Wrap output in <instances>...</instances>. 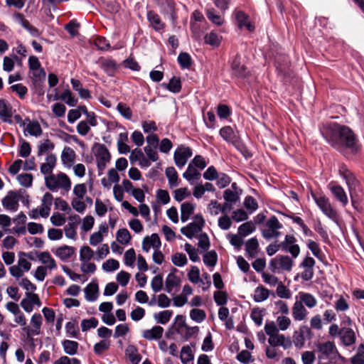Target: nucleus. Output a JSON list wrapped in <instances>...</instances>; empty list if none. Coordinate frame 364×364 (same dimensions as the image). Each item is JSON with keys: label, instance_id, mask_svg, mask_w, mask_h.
<instances>
[{"label": "nucleus", "instance_id": "bf43d9fd", "mask_svg": "<svg viewBox=\"0 0 364 364\" xmlns=\"http://www.w3.org/2000/svg\"><path fill=\"white\" fill-rule=\"evenodd\" d=\"M117 109L127 119H131L132 117V112L129 107H128L126 104L122 102L118 103L117 106Z\"/></svg>", "mask_w": 364, "mask_h": 364}, {"label": "nucleus", "instance_id": "7ed1b4c3", "mask_svg": "<svg viewBox=\"0 0 364 364\" xmlns=\"http://www.w3.org/2000/svg\"><path fill=\"white\" fill-rule=\"evenodd\" d=\"M316 351L318 353V358L328 359L333 362H336L341 358L336 346L333 341H321L316 343Z\"/></svg>", "mask_w": 364, "mask_h": 364}, {"label": "nucleus", "instance_id": "774afa93", "mask_svg": "<svg viewBox=\"0 0 364 364\" xmlns=\"http://www.w3.org/2000/svg\"><path fill=\"white\" fill-rule=\"evenodd\" d=\"M352 364H364V347L358 349V353L351 358Z\"/></svg>", "mask_w": 364, "mask_h": 364}, {"label": "nucleus", "instance_id": "338daca9", "mask_svg": "<svg viewBox=\"0 0 364 364\" xmlns=\"http://www.w3.org/2000/svg\"><path fill=\"white\" fill-rule=\"evenodd\" d=\"M124 264L127 266L132 267L136 259L135 251L133 248H131L125 252L124 256Z\"/></svg>", "mask_w": 364, "mask_h": 364}, {"label": "nucleus", "instance_id": "f8f14e48", "mask_svg": "<svg viewBox=\"0 0 364 364\" xmlns=\"http://www.w3.org/2000/svg\"><path fill=\"white\" fill-rule=\"evenodd\" d=\"M43 318L40 314H34L31 318V326H25L23 330L28 337L38 336L41 333Z\"/></svg>", "mask_w": 364, "mask_h": 364}, {"label": "nucleus", "instance_id": "69168bd1", "mask_svg": "<svg viewBox=\"0 0 364 364\" xmlns=\"http://www.w3.org/2000/svg\"><path fill=\"white\" fill-rule=\"evenodd\" d=\"M54 205L56 209L64 211L65 213H70L71 208L68 203L61 198H56L54 201Z\"/></svg>", "mask_w": 364, "mask_h": 364}, {"label": "nucleus", "instance_id": "423d86ee", "mask_svg": "<svg viewBox=\"0 0 364 364\" xmlns=\"http://www.w3.org/2000/svg\"><path fill=\"white\" fill-rule=\"evenodd\" d=\"M294 262L287 255H277L269 263V269L272 273H280L282 271L290 272Z\"/></svg>", "mask_w": 364, "mask_h": 364}, {"label": "nucleus", "instance_id": "864d4df0", "mask_svg": "<svg viewBox=\"0 0 364 364\" xmlns=\"http://www.w3.org/2000/svg\"><path fill=\"white\" fill-rule=\"evenodd\" d=\"M190 317L197 323L202 322L206 317L205 312L199 309H193L190 312Z\"/></svg>", "mask_w": 364, "mask_h": 364}, {"label": "nucleus", "instance_id": "e2e57ef3", "mask_svg": "<svg viewBox=\"0 0 364 364\" xmlns=\"http://www.w3.org/2000/svg\"><path fill=\"white\" fill-rule=\"evenodd\" d=\"M174 199L176 201H182L183 199L191 195L187 188H180L174 191L173 193Z\"/></svg>", "mask_w": 364, "mask_h": 364}, {"label": "nucleus", "instance_id": "9d476101", "mask_svg": "<svg viewBox=\"0 0 364 364\" xmlns=\"http://www.w3.org/2000/svg\"><path fill=\"white\" fill-rule=\"evenodd\" d=\"M314 200L321 210L328 218L335 219L336 211L332 208L328 198L324 196H316L313 195Z\"/></svg>", "mask_w": 364, "mask_h": 364}, {"label": "nucleus", "instance_id": "4468645a", "mask_svg": "<svg viewBox=\"0 0 364 364\" xmlns=\"http://www.w3.org/2000/svg\"><path fill=\"white\" fill-rule=\"evenodd\" d=\"M315 263L314 258L306 257L300 264V267L304 269V271L301 273V277L304 281L307 282L313 278Z\"/></svg>", "mask_w": 364, "mask_h": 364}, {"label": "nucleus", "instance_id": "b1692460", "mask_svg": "<svg viewBox=\"0 0 364 364\" xmlns=\"http://www.w3.org/2000/svg\"><path fill=\"white\" fill-rule=\"evenodd\" d=\"M56 156L54 154H49L46 158V162L41 166V172L44 175L53 174V170L55 166Z\"/></svg>", "mask_w": 364, "mask_h": 364}, {"label": "nucleus", "instance_id": "4be33fe9", "mask_svg": "<svg viewBox=\"0 0 364 364\" xmlns=\"http://www.w3.org/2000/svg\"><path fill=\"white\" fill-rule=\"evenodd\" d=\"M37 257L38 260L43 264L44 267H46L48 270H53L57 268V264L53 257L50 255V254L47 252H40Z\"/></svg>", "mask_w": 364, "mask_h": 364}, {"label": "nucleus", "instance_id": "680f3d73", "mask_svg": "<svg viewBox=\"0 0 364 364\" xmlns=\"http://www.w3.org/2000/svg\"><path fill=\"white\" fill-rule=\"evenodd\" d=\"M119 267V262L114 259H109L102 264V269L106 272H112L118 269Z\"/></svg>", "mask_w": 364, "mask_h": 364}, {"label": "nucleus", "instance_id": "e433bc0d", "mask_svg": "<svg viewBox=\"0 0 364 364\" xmlns=\"http://www.w3.org/2000/svg\"><path fill=\"white\" fill-rule=\"evenodd\" d=\"M269 291L262 286L257 287L254 291V300L256 302H262L268 299Z\"/></svg>", "mask_w": 364, "mask_h": 364}, {"label": "nucleus", "instance_id": "dca6fc26", "mask_svg": "<svg viewBox=\"0 0 364 364\" xmlns=\"http://www.w3.org/2000/svg\"><path fill=\"white\" fill-rule=\"evenodd\" d=\"M2 205L5 209L16 212L18 207V196L14 191H9L2 199Z\"/></svg>", "mask_w": 364, "mask_h": 364}, {"label": "nucleus", "instance_id": "4c0bfd02", "mask_svg": "<svg viewBox=\"0 0 364 364\" xmlns=\"http://www.w3.org/2000/svg\"><path fill=\"white\" fill-rule=\"evenodd\" d=\"M183 176L191 183H193L195 180H198L200 177V173L190 164L187 170L183 173Z\"/></svg>", "mask_w": 364, "mask_h": 364}, {"label": "nucleus", "instance_id": "393cba45", "mask_svg": "<svg viewBox=\"0 0 364 364\" xmlns=\"http://www.w3.org/2000/svg\"><path fill=\"white\" fill-rule=\"evenodd\" d=\"M299 301L305 305L309 309L314 308L317 305V299L314 296L306 292H299L298 296Z\"/></svg>", "mask_w": 364, "mask_h": 364}, {"label": "nucleus", "instance_id": "3c124183", "mask_svg": "<svg viewBox=\"0 0 364 364\" xmlns=\"http://www.w3.org/2000/svg\"><path fill=\"white\" fill-rule=\"evenodd\" d=\"M93 256V250L88 246H83L80 250V262L90 261Z\"/></svg>", "mask_w": 364, "mask_h": 364}, {"label": "nucleus", "instance_id": "8fccbe9b", "mask_svg": "<svg viewBox=\"0 0 364 364\" xmlns=\"http://www.w3.org/2000/svg\"><path fill=\"white\" fill-rule=\"evenodd\" d=\"M255 229V225L252 222H247L242 224L238 228V234L241 236L245 237L252 233Z\"/></svg>", "mask_w": 364, "mask_h": 364}, {"label": "nucleus", "instance_id": "c03bdc74", "mask_svg": "<svg viewBox=\"0 0 364 364\" xmlns=\"http://www.w3.org/2000/svg\"><path fill=\"white\" fill-rule=\"evenodd\" d=\"M181 359L183 363L190 364L193 359L192 350L189 346H183L181 352Z\"/></svg>", "mask_w": 364, "mask_h": 364}, {"label": "nucleus", "instance_id": "603ef678", "mask_svg": "<svg viewBox=\"0 0 364 364\" xmlns=\"http://www.w3.org/2000/svg\"><path fill=\"white\" fill-rule=\"evenodd\" d=\"M218 260V255L215 251H210L205 253L203 256V262L211 267H213Z\"/></svg>", "mask_w": 364, "mask_h": 364}, {"label": "nucleus", "instance_id": "09e8293b", "mask_svg": "<svg viewBox=\"0 0 364 364\" xmlns=\"http://www.w3.org/2000/svg\"><path fill=\"white\" fill-rule=\"evenodd\" d=\"M172 314V311L165 310L159 312L157 314H155L154 318L157 321L158 323L161 324H166L170 320Z\"/></svg>", "mask_w": 364, "mask_h": 364}, {"label": "nucleus", "instance_id": "cd10ccee", "mask_svg": "<svg viewBox=\"0 0 364 364\" xmlns=\"http://www.w3.org/2000/svg\"><path fill=\"white\" fill-rule=\"evenodd\" d=\"M27 121L28 122L25 126L24 132L36 137L40 136L43 132L40 124L37 121H31L28 119Z\"/></svg>", "mask_w": 364, "mask_h": 364}, {"label": "nucleus", "instance_id": "aec40b11", "mask_svg": "<svg viewBox=\"0 0 364 364\" xmlns=\"http://www.w3.org/2000/svg\"><path fill=\"white\" fill-rule=\"evenodd\" d=\"M76 158V154L75 151L69 147L65 146L61 154V161L64 166L70 168L73 166Z\"/></svg>", "mask_w": 364, "mask_h": 364}, {"label": "nucleus", "instance_id": "473e14b6", "mask_svg": "<svg viewBox=\"0 0 364 364\" xmlns=\"http://www.w3.org/2000/svg\"><path fill=\"white\" fill-rule=\"evenodd\" d=\"M195 205L191 203H183L181 205V220L186 222L193 213Z\"/></svg>", "mask_w": 364, "mask_h": 364}, {"label": "nucleus", "instance_id": "c756f323", "mask_svg": "<svg viewBox=\"0 0 364 364\" xmlns=\"http://www.w3.org/2000/svg\"><path fill=\"white\" fill-rule=\"evenodd\" d=\"M181 283V279L173 272L169 273L165 282V290L171 293L173 288L178 287Z\"/></svg>", "mask_w": 364, "mask_h": 364}, {"label": "nucleus", "instance_id": "a878e982", "mask_svg": "<svg viewBox=\"0 0 364 364\" xmlns=\"http://www.w3.org/2000/svg\"><path fill=\"white\" fill-rule=\"evenodd\" d=\"M341 340L343 345L349 346L355 342V335L354 331L349 328H342L340 335Z\"/></svg>", "mask_w": 364, "mask_h": 364}, {"label": "nucleus", "instance_id": "0e129e2a", "mask_svg": "<svg viewBox=\"0 0 364 364\" xmlns=\"http://www.w3.org/2000/svg\"><path fill=\"white\" fill-rule=\"evenodd\" d=\"M277 294L282 299H289L291 296V291L282 282H279L277 288Z\"/></svg>", "mask_w": 364, "mask_h": 364}, {"label": "nucleus", "instance_id": "39448f33", "mask_svg": "<svg viewBox=\"0 0 364 364\" xmlns=\"http://www.w3.org/2000/svg\"><path fill=\"white\" fill-rule=\"evenodd\" d=\"M92 151L96 159L99 174H102L109 162L111 155L107 148L102 144H95Z\"/></svg>", "mask_w": 364, "mask_h": 364}, {"label": "nucleus", "instance_id": "9b49d317", "mask_svg": "<svg viewBox=\"0 0 364 364\" xmlns=\"http://www.w3.org/2000/svg\"><path fill=\"white\" fill-rule=\"evenodd\" d=\"M193 153L189 147L181 146L178 147L173 154V159L176 165L181 168L186 165L189 158L191 157Z\"/></svg>", "mask_w": 364, "mask_h": 364}, {"label": "nucleus", "instance_id": "13d9d810", "mask_svg": "<svg viewBox=\"0 0 364 364\" xmlns=\"http://www.w3.org/2000/svg\"><path fill=\"white\" fill-rule=\"evenodd\" d=\"M220 136L228 141H232L235 139V133L232 127L227 126L222 128L220 131Z\"/></svg>", "mask_w": 364, "mask_h": 364}, {"label": "nucleus", "instance_id": "f03ea898", "mask_svg": "<svg viewBox=\"0 0 364 364\" xmlns=\"http://www.w3.org/2000/svg\"><path fill=\"white\" fill-rule=\"evenodd\" d=\"M46 186L51 191L55 192L61 189L69 191L71 188V181L69 176L63 172L56 174H50L45 177Z\"/></svg>", "mask_w": 364, "mask_h": 364}, {"label": "nucleus", "instance_id": "c85d7f7f", "mask_svg": "<svg viewBox=\"0 0 364 364\" xmlns=\"http://www.w3.org/2000/svg\"><path fill=\"white\" fill-rule=\"evenodd\" d=\"M75 252V249L73 247L63 245L57 248L54 253L61 260H67L70 258Z\"/></svg>", "mask_w": 364, "mask_h": 364}, {"label": "nucleus", "instance_id": "2f4dec72", "mask_svg": "<svg viewBox=\"0 0 364 364\" xmlns=\"http://www.w3.org/2000/svg\"><path fill=\"white\" fill-rule=\"evenodd\" d=\"M98 285L95 283L89 284L85 289V299L89 301H94L98 296Z\"/></svg>", "mask_w": 364, "mask_h": 364}, {"label": "nucleus", "instance_id": "6e6552de", "mask_svg": "<svg viewBox=\"0 0 364 364\" xmlns=\"http://www.w3.org/2000/svg\"><path fill=\"white\" fill-rule=\"evenodd\" d=\"M16 265L9 267L10 274L16 278L21 277L23 274L28 272L31 268V263L26 258V253L20 252Z\"/></svg>", "mask_w": 364, "mask_h": 364}, {"label": "nucleus", "instance_id": "a211bd4d", "mask_svg": "<svg viewBox=\"0 0 364 364\" xmlns=\"http://www.w3.org/2000/svg\"><path fill=\"white\" fill-rule=\"evenodd\" d=\"M53 197L51 193H46L42 198L41 205L38 208H40L41 216L43 218H47L50 212L51 205L53 204Z\"/></svg>", "mask_w": 364, "mask_h": 364}, {"label": "nucleus", "instance_id": "79ce46f5", "mask_svg": "<svg viewBox=\"0 0 364 364\" xmlns=\"http://www.w3.org/2000/svg\"><path fill=\"white\" fill-rule=\"evenodd\" d=\"M73 208L79 213H82L86 209V204L84 198L73 197L71 200Z\"/></svg>", "mask_w": 364, "mask_h": 364}, {"label": "nucleus", "instance_id": "ddd939ff", "mask_svg": "<svg viewBox=\"0 0 364 364\" xmlns=\"http://www.w3.org/2000/svg\"><path fill=\"white\" fill-rule=\"evenodd\" d=\"M20 304L26 312L30 313L33 311L34 305L41 306V301L38 294L31 292H26V298L21 300Z\"/></svg>", "mask_w": 364, "mask_h": 364}, {"label": "nucleus", "instance_id": "7c9ffc66", "mask_svg": "<svg viewBox=\"0 0 364 364\" xmlns=\"http://www.w3.org/2000/svg\"><path fill=\"white\" fill-rule=\"evenodd\" d=\"M78 215L70 216L69 218L70 222L65 227V236L70 239H74L76 236V229L75 223L79 220Z\"/></svg>", "mask_w": 364, "mask_h": 364}, {"label": "nucleus", "instance_id": "f3484780", "mask_svg": "<svg viewBox=\"0 0 364 364\" xmlns=\"http://www.w3.org/2000/svg\"><path fill=\"white\" fill-rule=\"evenodd\" d=\"M13 109L11 105L4 99H0V119L9 124L12 123Z\"/></svg>", "mask_w": 364, "mask_h": 364}, {"label": "nucleus", "instance_id": "72a5a7b5", "mask_svg": "<svg viewBox=\"0 0 364 364\" xmlns=\"http://www.w3.org/2000/svg\"><path fill=\"white\" fill-rule=\"evenodd\" d=\"M246 252L252 258L255 257L258 252L259 243L256 238L253 237L248 240L245 244Z\"/></svg>", "mask_w": 364, "mask_h": 364}, {"label": "nucleus", "instance_id": "a19ab883", "mask_svg": "<svg viewBox=\"0 0 364 364\" xmlns=\"http://www.w3.org/2000/svg\"><path fill=\"white\" fill-rule=\"evenodd\" d=\"M62 345L65 353L68 355H75L77 351L78 343L76 341L65 340Z\"/></svg>", "mask_w": 364, "mask_h": 364}, {"label": "nucleus", "instance_id": "ea45409f", "mask_svg": "<svg viewBox=\"0 0 364 364\" xmlns=\"http://www.w3.org/2000/svg\"><path fill=\"white\" fill-rule=\"evenodd\" d=\"M117 240L122 245L128 244L131 239V235L129 230L126 228L119 229L116 233Z\"/></svg>", "mask_w": 364, "mask_h": 364}, {"label": "nucleus", "instance_id": "37998d69", "mask_svg": "<svg viewBox=\"0 0 364 364\" xmlns=\"http://www.w3.org/2000/svg\"><path fill=\"white\" fill-rule=\"evenodd\" d=\"M60 98L70 107H75L77 104V99L73 95L70 90H65L62 93Z\"/></svg>", "mask_w": 364, "mask_h": 364}, {"label": "nucleus", "instance_id": "49530a36", "mask_svg": "<svg viewBox=\"0 0 364 364\" xmlns=\"http://www.w3.org/2000/svg\"><path fill=\"white\" fill-rule=\"evenodd\" d=\"M223 198L228 203H235L239 200L240 191L232 189H226L223 193Z\"/></svg>", "mask_w": 364, "mask_h": 364}, {"label": "nucleus", "instance_id": "a18cd8bd", "mask_svg": "<svg viewBox=\"0 0 364 364\" xmlns=\"http://www.w3.org/2000/svg\"><path fill=\"white\" fill-rule=\"evenodd\" d=\"M102 68L109 75L114 74L117 65L116 63L111 59H104L102 60Z\"/></svg>", "mask_w": 364, "mask_h": 364}, {"label": "nucleus", "instance_id": "58836bf2", "mask_svg": "<svg viewBox=\"0 0 364 364\" xmlns=\"http://www.w3.org/2000/svg\"><path fill=\"white\" fill-rule=\"evenodd\" d=\"M275 324L278 331H284L291 326V320L286 315L279 316L277 317Z\"/></svg>", "mask_w": 364, "mask_h": 364}, {"label": "nucleus", "instance_id": "2eb2a0df", "mask_svg": "<svg viewBox=\"0 0 364 364\" xmlns=\"http://www.w3.org/2000/svg\"><path fill=\"white\" fill-rule=\"evenodd\" d=\"M339 173L346 180V183L348 187L350 196L353 198V191L356 187L358 183L357 180L355 179L353 174L344 165H342L340 167Z\"/></svg>", "mask_w": 364, "mask_h": 364}, {"label": "nucleus", "instance_id": "f704fd0d", "mask_svg": "<svg viewBox=\"0 0 364 364\" xmlns=\"http://www.w3.org/2000/svg\"><path fill=\"white\" fill-rule=\"evenodd\" d=\"M165 174L168 178V184L171 188L176 187L178 185V175L174 167H168L165 171Z\"/></svg>", "mask_w": 364, "mask_h": 364}, {"label": "nucleus", "instance_id": "bb28decb", "mask_svg": "<svg viewBox=\"0 0 364 364\" xmlns=\"http://www.w3.org/2000/svg\"><path fill=\"white\" fill-rule=\"evenodd\" d=\"M164 328L161 326H156L151 329L144 330L142 336L147 340H157L159 339L163 334Z\"/></svg>", "mask_w": 364, "mask_h": 364}, {"label": "nucleus", "instance_id": "0eeeda50", "mask_svg": "<svg viewBox=\"0 0 364 364\" xmlns=\"http://www.w3.org/2000/svg\"><path fill=\"white\" fill-rule=\"evenodd\" d=\"M283 225L275 216L270 217L265 223L262 234L265 239L277 238L281 235Z\"/></svg>", "mask_w": 364, "mask_h": 364}, {"label": "nucleus", "instance_id": "4d7b16f0", "mask_svg": "<svg viewBox=\"0 0 364 364\" xmlns=\"http://www.w3.org/2000/svg\"><path fill=\"white\" fill-rule=\"evenodd\" d=\"M73 193L74 197L85 198L87 193V186L85 183H77L74 186Z\"/></svg>", "mask_w": 364, "mask_h": 364}, {"label": "nucleus", "instance_id": "5fc2aeb1", "mask_svg": "<svg viewBox=\"0 0 364 364\" xmlns=\"http://www.w3.org/2000/svg\"><path fill=\"white\" fill-rule=\"evenodd\" d=\"M171 261L177 267H183L188 262L186 255L179 252L171 256Z\"/></svg>", "mask_w": 364, "mask_h": 364}, {"label": "nucleus", "instance_id": "6e6d98bb", "mask_svg": "<svg viewBox=\"0 0 364 364\" xmlns=\"http://www.w3.org/2000/svg\"><path fill=\"white\" fill-rule=\"evenodd\" d=\"M200 269L196 266H192L188 273V280L193 284H198L200 281Z\"/></svg>", "mask_w": 364, "mask_h": 364}, {"label": "nucleus", "instance_id": "f257e3e1", "mask_svg": "<svg viewBox=\"0 0 364 364\" xmlns=\"http://www.w3.org/2000/svg\"><path fill=\"white\" fill-rule=\"evenodd\" d=\"M323 134L331 146L339 151L355 154L359 150L355 134L346 126L334 124L327 127Z\"/></svg>", "mask_w": 364, "mask_h": 364}, {"label": "nucleus", "instance_id": "c9c22d12", "mask_svg": "<svg viewBox=\"0 0 364 364\" xmlns=\"http://www.w3.org/2000/svg\"><path fill=\"white\" fill-rule=\"evenodd\" d=\"M232 69L235 74L239 77H245L247 75V68L245 65H241L240 58L239 56H237L234 59L232 63Z\"/></svg>", "mask_w": 364, "mask_h": 364}, {"label": "nucleus", "instance_id": "6ab92c4d", "mask_svg": "<svg viewBox=\"0 0 364 364\" xmlns=\"http://www.w3.org/2000/svg\"><path fill=\"white\" fill-rule=\"evenodd\" d=\"M308 315V311L301 302L296 300L292 306V317L294 321H301L304 320Z\"/></svg>", "mask_w": 364, "mask_h": 364}, {"label": "nucleus", "instance_id": "20e7f679", "mask_svg": "<svg viewBox=\"0 0 364 364\" xmlns=\"http://www.w3.org/2000/svg\"><path fill=\"white\" fill-rule=\"evenodd\" d=\"M264 331L269 336L268 343L272 346H283L287 348L290 346V341L286 340L284 335L279 333L278 328L274 321H268L264 325Z\"/></svg>", "mask_w": 364, "mask_h": 364}, {"label": "nucleus", "instance_id": "de8ad7c7", "mask_svg": "<svg viewBox=\"0 0 364 364\" xmlns=\"http://www.w3.org/2000/svg\"><path fill=\"white\" fill-rule=\"evenodd\" d=\"M221 36L212 31L205 36V42L212 46H218L221 41Z\"/></svg>", "mask_w": 364, "mask_h": 364}, {"label": "nucleus", "instance_id": "412c9836", "mask_svg": "<svg viewBox=\"0 0 364 364\" xmlns=\"http://www.w3.org/2000/svg\"><path fill=\"white\" fill-rule=\"evenodd\" d=\"M328 188L335 198L344 206L348 203L347 195L344 189L339 185L330 183Z\"/></svg>", "mask_w": 364, "mask_h": 364}, {"label": "nucleus", "instance_id": "5701e85b", "mask_svg": "<svg viewBox=\"0 0 364 364\" xmlns=\"http://www.w3.org/2000/svg\"><path fill=\"white\" fill-rule=\"evenodd\" d=\"M161 246V240L157 234H152L150 237H145L142 242V249L148 252L151 247L158 249Z\"/></svg>", "mask_w": 364, "mask_h": 364}, {"label": "nucleus", "instance_id": "052dcab7", "mask_svg": "<svg viewBox=\"0 0 364 364\" xmlns=\"http://www.w3.org/2000/svg\"><path fill=\"white\" fill-rule=\"evenodd\" d=\"M178 61L183 68H188L191 65V58L187 53H181L178 56Z\"/></svg>", "mask_w": 364, "mask_h": 364}, {"label": "nucleus", "instance_id": "1a4fd4ad", "mask_svg": "<svg viewBox=\"0 0 364 364\" xmlns=\"http://www.w3.org/2000/svg\"><path fill=\"white\" fill-rule=\"evenodd\" d=\"M205 225V220L202 215H196L193 218L192 223L181 229V233L188 238H193L196 234L200 232Z\"/></svg>", "mask_w": 364, "mask_h": 364}]
</instances>
